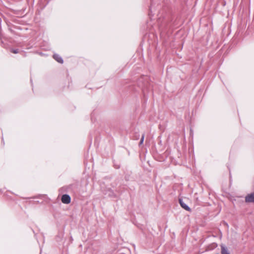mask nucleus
Listing matches in <instances>:
<instances>
[{
    "instance_id": "obj_1",
    "label": "nucleus",
    "mask_w": 254,
    "mask_h": 254,
    "mask_svg": "<svg viewBox=\"0 0 254 254\" xmlns=\"http://www.w3.org/2000/svg\"><path fill=\"white\" fill-rule=\"evenodd\" d=\"M62 202L64 204H69L71 201V198L68 194H63L61 198Z\"/></svg>"
},
{
    "instance_id": "obj_2",
    "label": "nucleus",
    "mask_w": 254,
    "mask_h": 254,
    "mask_svg": "<svg viewBox=\"0 0 254 254\" xmlns=\"http://www.w3.org/2000/svg\"><path fill=\"white\" fill-rule=\"evenodd\" d=\"M246 202H254V191L251 193L248 194L245 197Z\"/></svg>"
},
{
    "instance_id": "obj_3",
    "label": "nucleus",
    "mask_w": 254,
    "mask_h": 254,
    "mask_svg": "<svg viewBox=\"0 0 254 254\" xmlns=\"http://www.w3.org/2000/svg\"><path fill=\"white\" fill-rule=\"evenodd\" d=\"M179 203L181 205V206L186 210L190 211V207L187 205L182 199H179Z\"/></svg>"
},
{
    "instance_id": "obj_4",
    "label": "nucleus",
    "mask_w": 254,
    "mask_h": 254,
    "mask_svg": "<svg viewBox=\"0 0 254 254\" xmlns=\"http://www.w3.org/2000/svg\"><path fill=\"white\" fill-rule=\"evenodd\" d=\"M221 254H230V253L228 250V248L224 245H221Z\"/></svg>"
},
{
    "instance_id": "obj_5",
    "label": "nucleus",
    "mask_w": 254,
    "mask_h": 254,
    "mask_svg": "<svg viewBox=\"0 0 254 254\" xmlns=\"http://www.w3.org/2000/svg\"><path fill=\"white\" fill-rule=\"evenodd\" d=\"M53 58L58 63L63 64V60L62 58L58 54H54L53 55Z\"/></svg>"
},
{
    "instance_id": "obj_6",
    "label": "nucleus",
    "mask_w": 254,
    "mask_h": 254,
    "mask_svg": "<svg viewBox=\"0 0 254 254\" xmlns=\"http://www.w3.org/2000/svg\"><path fill=\"white\" fill-rule=\"evenodd\" d=\"M144 136H145L144 134V133L142 134V135H141V137L140 140V141L139 142V145H140L143 144V141H144Z\"/></svg>"
},
{
    "instance_id": "obj_7",
    "label": "nucleus",
    "mask_w": 254,
    "mask_h": 254,
    "mask_svg": "<svg viewBox=\"0 0 254 254\" xmlns=\"http://www.w3.org/2000/svg\"><path fill=\"white\" fill-rule=\"evenodd\" d=\"M10 52L14 54H17V53H19V50L18 49H11L10 50Z\"/></svg>"
},
{
    "instance_id": "obj_8",
    "label": "nucleus",
    "mask_w": 254,
    "mask_h": 254,
    "mask_svg": "<svg viewBox=\"0 0 254 254\" xmlns=\"http://www.w3.org/2000/svg\"><path fill=\"white\" fill-rule=\"evenodd\" d=\"M108 195L109 196H111V197H112V196H114V192L113 191H112V190H109Z\"/></svg>"
},
{
    "instance_id": "obj_9",
    "label": "nucleus",
    "mask_w": 254,
    "mask_h": 254,
    "mask_svg": "<svg viewBox=\"0 0 254 254\" xmlns=\"http://www.w3.org/2000/svg\"><path fill=\"white\" fill-rule=\"evenodd\" d=\"M170 27H171V25L169 23H167L164 26V28L167 29L168 28H169Z\"/></svg>"
},
{
    "instance_id": "obj_10",
    "label": "nucleus",
    "mask_w": 254,
    "mask_h": 254,
    "mask_svg": "<svg viewBox=\"0 0 254 254\" xmlns=\"http://www.w3.org/2000/svg\"><path fill=\"white\" fill-rule=\"evenodd\" d=\"M160 28H164V26H163V24H162L161 25H160Z\"/></svg>"
},
{
    "instance_id": "obj_11",
    "label": "nucleus",
    "mask_w": 254,
    "mask_h": 254,
    "mask_svg": "<svg viewBox=\"0 0 254 254\" xmlns=\"http://www.w3.org/2000/svg\"><path fill=\"white\" fill-rule=\"evenodd\" d=\"M139 135H138L136 137V139H137L139 137Z\"/></svg>"
},
{
    "instance_id": "obj_12",
    "label": "nucleus",
    "mask_w": 254,
    "mask_h": 254,
    "mask_svg": "<svg viewBox=\"0 0 254 254\" xmlns=\"http://www.w3.org/2000/svg\"><path fill=\"white\" fill-rule=\"evenodd\" d=\"M1 19H0V23L1 22Z\"/></svg>"
}]
</instances>
